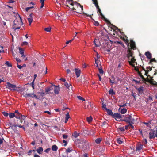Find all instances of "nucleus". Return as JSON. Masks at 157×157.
<instances>
[{"label": "nucleus", "mask_w": 157, "mask_h": 157, "mask_svg": "<svg viewBox=\"0 0 157 157\" xmlns=\"http://www.w3.org/2000/svg\"><path fill=\"white\" fill-rule=\"evenodd\" d=\"M16 60L18 62L20 63V62H21V61L20 59H19L18 58H16Z\"/></svg>", "instance_id": "62"}, {"label": "nucleus", "mask_w": 157, "mask_h": 157, "mask_svg": "<svg viewBox=\"0 0 157 157\" xmlns=\"http://www.w3.org/2000/svg\"><path fill=\"white\" fill-rule=\"evenodd\" d=\"M76 12L80 14H83L84 15H86L87 17H90V15H89V14H88L87 13L83 12L82 10H79V12Z\"/></svg>", "instance_id": "23"}, {"label": "nucleus", "mask_w": 157, "mask_h": 157, "mask_svg": "<svg viewBox=\"0 0 157 157\" xmlns=\"http://www.w3.org/2000/svg\"><path fill=\"white\" fill-rule=\"evenodd\" d=\"M112 116L117 121H118V119H120L122 117L121 115L119 113L113 114Z\"/></svg>", "instance_id": "4"}, {"label": "nucleus", "mask_w": 157, "mask_h": 157, "mask_svg": "<svg viewBox=\"0 0 157 157\" xmlns=\"http://www.w3.org/2000/svg\"><path fill=\"white\" fill-rule=\"evenodd\" d=\"M120 129L121 130V131L122 132L124 131L125 130V129L124 127H121L120 128Z\"/></svg>", "instance_id": "60"}, {"label": "nucleus", "mask_w": 157, "mask_h": 157, "mask_svg": "<svg viewBox=\"0 0 157 157\" xmlns=\"http://www.w3.org/2000/svg\"><path fill=\"white\" fill-rule=\"evenodd\" d=\"M62 136L64 139H67L68 137V136L66 134H63Z\"/></svg>", "instance_id": "52"}, {"label": "nucleus", "mask_w": 157, "mask_h": 157, "mask_svg": "<svg viewBox=\"0 0 157 157\" xmlns=\"http://www.w3.org/2000/svg\"><path fill=\"white\" fill-rule=\"evenodd\" d=\"M107 123L106 121H105L102 123V126H105L106 127L107 126Z\"/></svg>", "instance_id": "42"}, {"label": "nucleus", "mask_w": 157, "mask_h": 157, "mask_svg": "<svg viewBox=\"0 0 157 157\" xmlns=\"http://www.w3.org/2000/svg\"><path fill=\"white\" fill-rule=\"evenodd\" d=\"M92 118L91 116L87 117V121L89 123H90L92 120Z\"/></svg>", "instance_id": "29"}, {"label": "nucleus", "mask_w": 157, "mask_h": 157, "mask_svg": "<svg viewBox=\"0 0 157 157\" xmlns=\"http://www.w3.org/2000/svg\"><path fill=\"white\" fill-rule=\"evenodd\" d=\"M52 149L53 151H56L58 149V147L56 145H54L52 147Z\"/></svg>", "instance_id": "27"}, {"label": "nucleus", "mask_w": 157, "mask_h": 157, "mask_svg": "<svg viewBox=\"0 0 157 157\" xmlns=\"http://www.w3.org/2000/svg\"><path fill=\"white\" fill-rule=\"evenodd\" d=\"M9 117L10 118H13L14 117H16V115H15V114L14 113H10L9 114Z\"/></svg>", "instance_id": "26"}, {"label": "nucleus", "mask_w": 157, "mask_h": 157, "mask_svg": "<svg viewBox=\"0 0 157 157\" xmlns=\"http://www.w3.org/2000/svg\"><path fill=\"white\" fill-rule=\"evenodd\" d=\"M98 13H99L100 15L102 16V17L103 18H104V16L102 14L101 12V10H98Z\"/></svg>", "instance_id": "51"}, {"label": "nucleus", "mask_w": 157, "mask_h": 157, "mask_svg": "<svg viewBox=\"0 0 157 157\" xmlns=\"http://www.w3.org/2000/svg\"><path fill=\"white\" fill-rule=\"evenodd\" d=\"M63 142L64 143V146H66L67 144L66 141L65 140H63Z\"/></svg>", "instance_id": "63"}, {"label": "nucleus", "mask_w": 157, "mask_h": 157, "mask_svg": "<svg viewBox=\"0 0 157 157\" xmlns=\"http://www.w3.org/2000/svg\"><path fill=\"white\" fill-rule=\"evenodd\" d=\"M51 28H45L44 29V30L47 32H50L51 31Z\"/></svg>", "instance_id": "41"}, {"label": "nucleus", "mask_w": 157, "mask_h": 157, "mask_svg": "<svg viewBox=\"0 0 157 157\" xmlns=\"http://www.w3.org/2000/svg\"><path fill=\"white\" fill-rule=\"evenodd\" d=\"M36 151L38 153L41 154L43 151V149L42 147H39L37 149Z\"/></svg>", "instance_id": "19"}, {"label": "nucleus", "mask_w": 157, "mask_h": 157, "mask_svg": "<svg viewBox=\"0 0 157 157\" xmlns=\"http://www.w3.org/2000/svg\"><path fill=\"white\" fill-rule=\"evenodd\" d=\"M13 14L16 19L14 21L13 29L15 30L20 29L22 24L21 18L18 13H13Z\"/></svg>", "instance_id": "1"}, {"label": "nucleus", "mask_w": 157, "mask_h": 157, "mask_svg": "<svg viewBox=\"0 0 157 157\" xmlns=\"http://www.w3.org/2000/svg\"><path fill=\"white\" fill-rule=\"evenodd\" d=\"M35 150H30L29 151V152H28V155H31V154L32 152H35Z\"/></svg>", "instance_id": "38"}, {"label": "nucleus", "mask_w": 157, "mask_h": 157, "mask_svg": "<svg viewBox=\"0 0 157 157\" xmlns=\"http://www.w3.org/2000/svg\"><path fill=\"white\" fill-rule=\"evenodd\" d=\"M3 139L0 138V144H1L3 143Z\"/></svg>", "instance_id": "61"}, {"label": "nucleus", "mask_w": 157, "mask_h": 157, "mask_svg": "<svg viewBox=\"0 0 157 157\" xmlns=\"http://www.w3.org/2000/svg\"><path fill=\"white\" fill-rule=\"evenodd\" d=\"M108 114L109 115H111L112 116V115H113V113L112 112V111L109 109H106Z\"/></svg>", "instance_id": "24"}, {"label": "nucleus", "mask_w": 157, "mask_h": 157, "mask_svg": "<svg viewBox=\"0 0 157 157\" xmlns=\"http://www.w3.org/2000/svg\"><path fill=\"white\" fill-rule=\"evenodd\" d=\"M19 124H20V123H19L18 122H17V124H18L17 125V127L20 128H23V129H25L24 126H23V125H19Z\"/></svg>", "instance_id": "46"}, {"label": "nucleus", "mask_w": 157, "mask_h": 157, "mask_svg": "<svg viewBox=\"0 0 157 157\" xmlns=\"http://www.w3.org/2000/svg\"><path fill=\"white\" fill-rule=\"evenodd\" d=\"M145 55H146L147 58L149 59L151 58L152 55L149 52H145Z\"/></svg>", "instance_id": "16"}, {"label": "nucleus", "mask_w": 157, "mask_h": 157, "mask_svg": "<svg viewBox=\"0 0 157 157\" xmlns=\"http://www.w3.org/2000/svg\"><path fill=\"white\" fill-rule=\"evenodd\" d=\"M51 150V148H48L46 149L44 151V152H45L46 153H48L49 151Z\"/></svg>", "instance_id": "55"}, {"label": "nucleus", "mask_w": 157, "mask_h": 157, "mask_svg": "<svg viewBox=\"0 0 157 157\" xmlns=\"http://www.w3.org/2000/svg\"><path fill=\"white\" fill-rule=\"evenodd\" d=\"M118 43L119 44H120L122 46H123V47H124V44L122 42L119 41V42H118Z\"/></svg>", "instance_id": "56"}, {"label": "nucleus", "mask_w": 157, "mask_h": 157, "mask_svg": "<svg viewBox=\"0 0 157 157\" xmlns=\"http://www.w3.org/2000/svg\"><path fill=\"white\" fill-rule=\"evenodd\" d=\"M112 79H110L109 80V82L112 84V85L113 84H117V82L115 80V79L114 76H112Z\"/></svg>", "instance_id": "12"}, {"label": "nucleus", "mask_w": 157, "mask_h": 157, "mask_svg": "<svg viewBox=\"0 0 157 157\" xmlns=\"http://www.w3.org/2000/svg\"><path fill=\"white\" fill-rule=\"evenodd\" d=\"M143 70L145 71V75H147L148 73V71H149V70H146L144 69H143Z\"/></svg>", "instance_id": "54"}, {"label": "nucleus", "mask_w": 157, "mask_h": 157, "mask_svg": "<svg viewBox=\"0 0 157 157\" xmlns=\"http://www.w3.org/2000/svg\"><path fill=\"white\" fill-rule=\"evenodd\" d=\"M136 151H140L143 148V145L141 144H139L136 145Z\"/></svg>", "instance_id": "13"}, {"label": "nucleus", "mask_w": 157, "mask_h": 157, "mask_svg": "<svg viewBox=\"0 0 157 157\" xmlns=\"http://www.w3.org/2000/svg\"><path fill=\"white\" fill-rule=\"evenodd\" d=\"M153 131H154V133L156 136V137H157V128H155Z\"/></svg>", "instance_id": "43"}, {"label": "nucleus", "mask_w": 157, "mask_h": 157, "mask_svg": "<svg viewBox=\"0 0 157 157\" xmlns=\"http://www.w3.org/2000/svg\"><path fill=\"white\" fill-rule=\"evenodd\" d=\"M70 118V116L68 113H67L66 115L65 119L67 120H68V119Z\"/></svg>", "instance_id": "44"}, {"label": "nucleus", "mask_w": 157, "mask_h": 157, "mask_svg": "<svg viewBox=\"0 0 157 157\" xmlns=\"http://www.w3.org/2000/svg\"><path fill=\"white\" fill-rule=\"evenodd\" d=\"M136 119H134V118H132V117L131 116V123L132 124H134V122H135Z\"/></svg>", "instance_id": "36"}, {"label": "nucleus", "mask_w": 157, "mask_h": 157, "mask_svg": "<svg viewBox=\"0 0 157 157\" xmlns=\"http://www.w3.org/2000/svg\"><path fill=\"white\" fill-rule=\"evenodd\" d=\"M75 72L77 77H78L80 75L81 70L75 68Z\"/></svg>", "instance_id": "9"}, {"label": "nucleus", "mask_w": 157, "mask_h": 157, "mask_svg": "<svg viewBox=\"0 0 157 157\" xmlns=\"http://www.w3.org/2000/svg\"><path fill=\"white\" fill-rule=\"evenodd\" d=\"M144 123L147 126H148V125H150L151 124V122L150 121H149L148 122H144Z\"/></svg>", "instance_id": "58"}, {"label": "nucleus", "mask_w": 157, "mask_h": 157, "mask_svg": "<svg viewBox=\"0 0 157 157\" xmlns=\"http://www.w3.org/2000/svg\"><path fill=\"white\" fill-rule=\"evenodd\" d=\"M131 116H129L125 118L124 121H126L129 123H131Z\"/></svg>", "instance_id": "17"}, {"label": "nucleus", "mask_w": 157, "mask_h": 157, "mask_svg": "<svg viewBox=\"0 0 157 157\" xmlns=\"http://www.w3.org/2000/svg\"><path fill=\"white\" fill-rule=\"evenodd\" d=\"M77 98L79 100H82V99H83V98L82 97L80 96H77Z\"/></svg>", "instance_id": "64"}, {"label": "nucleus", "mask_w": 157, "mask_h": 157, "mask_svg": "<svg viewBox=\"0 0 157 157\" xmlns=\"http://www.w3.org/2000/svg\"><path fill=\"white\" fill-rule=\"evenodd\" d=\"M16 118L17 119H19V120H18V121H19V122H20L21 123L23 122V120L25 119V116L24 115H21L20 117L19 116H17L16 115Z\"/></svg>", "instance_id": "5"}, {"label": "nucleus", "mask_w": 157, "mask_h": 157, "mask_svg": "<svg viewBox=\"0 0 157 157\" xmlns=\"http://www.w3.org/2000/svg\"><path fill=\"white\" fill-rule=\"evenodd\" d=\"M102 138H98L96 140H95V142L97 144H99L100 143L101 141Z\"/></svg>", "instance_id": "31"}, {"label": "nucleus", "mask_w": 157, "mask_h": 157, "mask_svg": "<svg viewBox=\"0 0 157 157\" xmlns=\"http://www.w3.org/2000/svg\"><path fill=\"white\" fill-rule=\"evenodd\" d=\"M19 53L22 55L21 57H25V56L24 55V51L21 48H19Z\"/></svg>", "instance_id": "20"}, {"label": "nucleus", "mask_w": 157, "mask_h": 157, "mask_svg": "<svg viewBox=\"0 0 157 157\" xmlns=\"http://www.w3.org/2000/svg\"><path fill=\"white\" fill-rule=\"evenodd\" d=\"M28 97H31L32 98L33 97H36L37 99H38V98H37V96L33 94H28Z\"/></svg>", "instance_id": "30"}, {"label": "nucleus", "mask_w": 157, "mask_h": 157, "mask_svg": "<svg viewBox=\"0 0 157 157\" xmlns=\"http://www.w3.org/2000/svg\"><path fill=\"white\" fill-rule=\"evenodd\" d=\"M5 64L8 67H12V65L11 64L9 63V62L8 61H6Z\"/></svg>", "instance_id": "45"}, {"label": "nucleus", "mask_w": 157, "mask_h": 157, "mask_svg": "<svg viewBox=\"0 0 157 157\" xmlns=\"http://www.w3.org/2000/svg\"><path fill=\"white\" fill-rule=\"evenodd\" d=\"M68 3L71 5L73 6L74 5L77 6V7H80L81 8V10H83V6L80 5L79 3H78L76 2H73L72 0H67Z\"/></svg>", "instance_id": "2"}, {"label": "nucleus", "mask_w": 157, "mask_h": 157, "mask_svg": "<svg viewBox=\"0 0 157 157\" xmlns=\"http://www.w3.org/2000/svg\"><path fill=\"white\" fill-rule=\"evenodd\" d=\"M34 7L33 6H31L30 7H28L25 9V10H29L30 9H32L34 8Z\"/></svg>", "instance_id": "48"}, {"label": "nucleus", "mask_w": 157, "mask_h": 157, "mask_svg": "<svg viewBox=\"0 0 157 157\" xmlns=\"http://www.w3.org/2000/svg\"><path fill=\"white\" fill-rule=\"evenodd\" d=\"M55 87L54 88V93L56 94H57L59 93V86H56L55 85H53Z\"/></svg>", "instance_id": "10"}, {"label": "nucleus", "mask_w": 157, "mask_h": 157, "mask_svg": "<svg viewBox=\"0 0 157 157\" xmlns=\"http://www.w3.org/2000/svg\"><path fill=\"white\" fill-rule=\"evenodd\" d=\"M2 113L3 115L5 117H7L9 115L8 113L5 112H3Z\"/></svg>", "instance_id": "47"}, {"label": "nucleus", "mask_w": 157, "mask_h": 157, "mask_svg": "<svg viewBox=\"0 0 157 157\" xmlns=\"http://www.w3.org/2000/svg\"><path fill=\"white\" fill-rule=\"evenodd\" d=\"M139 93L140 94H141L143 93L144 92V88L142 86H140L139 88L137 89Z\"/></svg>", "instance_id": "15"}, {"label": "nucleus", "mask_w": 157, "mask_h": 157, "mask_svg": "<svg viewBox=\"0 0 157 157\" xmlns=\"http://www.w3.org/2000/svg\"><path fill=\"white\" fill-rule=\"evenodd\" d=\"M28 20L29 25H30L31 24L32 22L33 21V18H28Z\"/></svg>", "instance_id": "39"}, {"label": "nucleus", "mask_w": 157, "mask_h": 157, "mask_svg": "<svg viewBox=\"0 0 157 157\" xmlns=\"http://www.w3.org/2000/svg\"><path fill=\"white\" fill-rule=\"evenodd\" d=\"M93 3L95 5V6L98 10H101L100 9L99 6L98 5V2L97 0H92Z\"/></svg>", "instance_id": "14"}, {"label": "nucleus", "mask_w": 157, "mask_h": 157, "mask_svg": "<svg viewBox=\"0 0 157 157\" xmlns=\"http://www.w3.org/2000/svg\"><path fill=\"white\" fill-rule=\"evenodd\" d=\"M130 45L131 48L133 49H134L136 48L135 43L132 40H130Z\"/></svg>", "instance_id": "11"}, {"label": "nucleus", "mask_w": 157, "mask_h": 157, "mask_svg": "<svg viewBox=\"0 0 157 157\" xmlns=\"http://www.w3.org/2000/svg\"><path fill=\"white\" fill-rule=\"evenodd\" d=\"M109 94L110 95H113L115 94V92L113 91V89H110L109 91Z\"/></svg>", "instance_id": "22"}, {"label": "nucleus", "mask_w": 157, "mask_h": 157, "mask_svg": "<svg viewBox=\"0 0 157 157\" xmlns=\"http://www.w3.org/2000/svg\"><path fill=\"white\" fill-rule=\"evenodd\" d=\"M73 150V148L72 147H69L66 150V153L67 154L68 153L71 152Z\"/></svg>", "instance_id": "28"}, {"label": "nucleus", "mask_w": 157, "mask_h": 157, "mask_svg": "<svg viewBox=\"0 0 157 157\" xmlns=\"http://www.w3.org/2000/svg\"><path fill=\"white\" fill-rule=\"evenodd\" d=\"M44 113H47L48 114L50 115H51V113L50 112L48 111H44Z\"/></svg>", "instance_id": "59"}, {"label": "nucleus", "mask_w": 157, "mask_h": 157, "mask_svg": "<svg viewBox=\"0 0 157 157\" xmlns=\"http://www.w3.org/2000/svg\"><path fill=\"white\" fill-rule=\"evenodd\" d=\"M135 59L134 57H132L131 59V61H129V64L131 65H132V63H134L135 62Z\"/></svg>", "instance_id": "21"}, {"label": "nucleus", "mask_w": 157, "mask_h": 157, "mask_svg": "<svg viewBox=\"0 0 157 157\" xmlns=\"http://www.w3.org/2000/svg\"><path fill=\"white\" fill-rule=\"evenodd\" d=\"M79 133H78L76 132H74V133L73 134L72 136H73L75 137V138H76L79 135Z\"/></svg>", "instance_id": "34"}, {"label": "nucleus", "mask_w": 157, "mask_h": 157, "mask_svg": "<svg viewBox=\"0 0 157 157\" xmlns=\"http://www.w3.org/2000/svg\"><path fill=\"white\" fill-rule=\"evenodd\" d=\"M3 47L0 45V52H3Z\"/></svg>", "instance_id": "53"}, {"label": "nucleus", "mask_w": 157, "mask_h": 157, "mask_svg": "<svg viewBox=\"0 0 157 157\" xmlns=\"http://www.w3.org/2000/svg\"><path fill=\"white\" fill-rule=\"evenodd\" d=\"M98 40L96 39L94 41V44L97 47L99 46L100 45V44L99 43H98Z\"/></svg>", "instance_id": "32"}, {"label": "nucleus", "mask_w": 157, "mask_h": 157, "mask_svg": "<svg viewBox=\"0 0 157 157\" xmlns=\"http://www.w3.org/2000/svg\"><path fill=\"white\" fill-rule=\"evenodd\" d=\"M64 85L68 90H72V86L70 83L69 84L67 82H65Z\"/></svg>", "instance_id": "8"}, {"label": "nucleus", "mask_w": 157, "mask_h": 157, "mask_svg": "<svg viewBox=\"0 0 157 157\" xmlns=\"http://www.w3.org/2000/svg\"><path fill=\"white\" fill-rule=\"evenodd\" d=\"M34 80H33L31 83L33 89H34Z\"/></svg>", "instance_id": "50"}, {"label": "nucleus", "mask_w": 157, "mask_h": 157, "mask_svg": "<svg viewBox=\"0 0 157 157\" xmlns=\"http://www.w3.org/2000/svg\"><path fill=\"white\" fill-rule=\"evenodd\" d=\"M28 44V43L27 42H23L22 44V46H23L25 45H27Z\"/></svg>", "instance_id": "49"}, {"label": "nucleus", "mask_w": 157, "mask_h": 157, "mask_svg": "<svg viewBox=\"0 0 157 157\" xmlns=\"http://www.w3.org/2000/svg\"><path fill=\"white\" fill-rule=\"evenodd\" d=\"M85 140L84 139H81L78 140V143L80 144H82V146L85 143Z\"/></svg>", "instance_id": "25"}, {"label": "nucleus", "mask_w": 157, "mask_h": 157, "mask_svg": "<svg viewBox=\"0 0 157 157\" xmlns=\"http://www.w3.org/2000/svg\"><path fill=\"white\" fill-rule=\"evenodd\" d=\"M139 74L140 75V77L141 78L144 80V81H146V79L144 77V76L142 75L141 74V72H139Z\"/></svg>", "instance_id": "40"}, {"label": "nucleus", "mask_w": 157, "mask_h": 157, "mask_svg": "<svg viewBox=\"0 0 157 157\" xmlns=\"http://www.w3.org/2000/svg\"><path fill=\"white\" fill-rule=\"evenodd\" d=\"M116 140L117 141V142L119 144H121L123 142L121 140V139L120 138H117L116 139Z\"/></svg>", "instance_id": "35"}, {"label": "nucleus", "mask_w": 157, "mask_h": 157, "mask_svg": "<svg viewBox=\"0 0 157 157\" xmlns=\"http://www.w3.org/2000/svg\"><path fill=\"white\" fill-rule=\"evenodd\" d=\"M149 82L151 84L157 86V83L155 81H153V79L152 78L150 80H149Z\"/></svg>", "instance_id": "18"}, {"label": "nucleus", "mask_w": 157, "mask_h": 157, "mask_svg": "<svg viewBox=\"0 0 157 157\" xmlns=\"http://www.w3.org/2000/svg\"><path fill=\"white\" fill-rule=\"evenodd\" d=\"M121 113L122 114H124L127 112V109L125 108H123L121 110Z\"/></svg>", "instance_id": "33"}, {"label": "nucleus", "mask_w": 157, "mask_h": 157, "mask_svg": "<svg viewBox=\"0 0 157 157\" xmlns=\"http://www.w3.org/2000/svg\"><path fill=\"white\" fill-rule=\"evenodd\" d=\"M106 105L105 104L102 103V107L103 108H104L105 110L107 109V108L106 107Z\"/></svg>", "instance_id": "57"}, {"label": "nucleus", "mask_w": 157, "mask_h": 157, "mask_svg": "<svg viewBox=\"0 0 157 157\" xmlns=\"http://www.w3.org/2000/svg\"><path fill=\"white\" fill-rule=\"evenodd\" d=\"M6 87L11 90H15L16 86L15 85H13L10 84L9 82H7L6 85Z\"/></svg>", "instance_id": "3"}, {"label": "nucleus", "mask_w": 157, "mask_h": 157, "mask_svg": "<svg viewBox=\"0 0 157 157\" xmlns=\"http://www.w3.org/2000/svg\"><path fill=\"white\" fill-rule=\"evenodd\" d=\"M99 72L100 74H102L103 73V71L101 67H98Z\"/></svg>", "instance_id": "37"}, {"label": "nucleus", "mask_w": 157, "mask_h": 157, "mask_svg": "<svg viewBox=\"0 0 157 157\" xmlns=\"http://www.w3.org/2000/svg\"><path fill=\"white\" fill-rule=\"evenodd\" d=\"M82 146L83 150H86L88 148L89 146V143L85 140V143H84Z\"/></svg>", "instance_id": "7"}, {"label": "nucleus", "mask_w": 157, "mask_h": 157, "mask_svg": "<svg viewBox=\"0 0 157 157\" xmlns=\"http://www.w3.org/2000/svg\"><path fill=\"white\" fill-rule=\"evenodd\" d=\"M149 138L150 139H151L153 138H154L155 137H156V136L154 133V131H153V130H151L149 133Z\"/></svg>", "instance_id": "6"}]
</instances>
